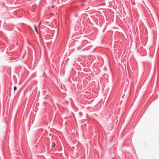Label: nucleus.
<instances>
[{"label":"nucleus","instance_id":"nucleus-1","mask_svg":"<svg viewBox=\"0 0 159 159\" xmlns=\"http://www.w3.org/2000/svg\"><path fill=\"white\" fill-rule=\"evenodd\" d=\"M34 27L35 30V31H36V32L37 33V34H38V30H37V29L36 28V25H34Z\"/></svg>","mask_w":159,"mask_h":159},{"label":"nucleus","instance_id":"nucleus-2","mask_svg":"<svg viewBox=\"0 0 159 159\" xmlns=\"http://www.w3.org/2000/svg\"><path fill=\"white\" fill-rule=\"evenodd\" d=\"M55 145H56L55 143H52V148H53L54 147H55Z\"/></svg>","mask_w":159,"mask_h":159},{"label":"nucleus","instance_id":"nucleus-3","mask_svg":"<svg viewBox=\"0 0 159 159\" xmlns=\"http://www.w3.org/2000/svg\"><path fill=\"white\" fill-rule=\"evenodd\" d=\"M17 89V87H16V86H15L14 87V91H15Z\"/></svg>","mask_w":159,"mask_h":159},{"label":"nucleus","instance_id":"nucleus-4","mask_svg":"<svg viewBox=\"0 0 159 159\" xmlns=\"http://www.w3.org/2000/svg\"><path fill=\"white\" fill-rule=\"evenodd\" d=\"M54 7V6H52V8H53Z\"/></svg>","mask_w":159,"mask_h":159}]
</instances>
